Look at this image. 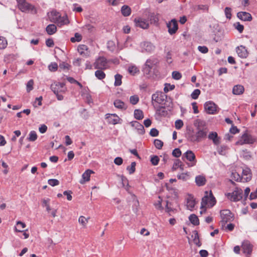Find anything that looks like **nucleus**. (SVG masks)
<instances>
[{"label":"nucleus","instance_id":"f257e3e1","mask_svg":"<svg viewBox=\"0 0 257 257\" xmlns=\"http://www.w3.org/2000/svg\"><path fill=\"white\" fill-rule=\"evenodd\" d=\"M194 124L196 128V132L195 134L188 133L187 140L191 143H199L207 138L208 129L205 122L200 119L196 120Z\"/></svg>","mask_w":257,"mask_h":257},{"label":"nucleus","instance_id":"f03ea898","mask_svg":"<svg viewBox=\"0 0 257 257\" xmlns=\"http://www.w3.org/2000/svg\"><path fill=\"white\" fill-rule=\"evenodd\" d=\"M216 203V200L215 197L213 196L211 191L208 193L207 191L205 192V195L202 198L201 202V208L212 207Z\"/></svg>","mask_w":257,"mask_h":257},{"label":"nucleus","instance_id":"7ed1b4c3","mask_svg":"<svg viewBox=\"0 0 257 257\" xmlns=\"http://www.w3.org/2000/svg\"><path fill=\"white\" fill-rule=\"evenodd\" d=\"M19 9L23 12L31 13L33 14L37 13L36 8L32 5L27 3L26 0H17Z\"/></svg>","mask_w":257,"mask_h":257},{"label":"nucleus","instance_id":"20e7f679","mask_svg":"<svg viewBox=\"0 0 257 257\" xmlns=\"http://www.w3.org/2000/svg\"><path fill=\"white\" fill-rule=\"evenodd\" d=\"M221 220L220 221L221 225L222 227L224 226L226 223L233 220L234 215L229 210L224 209L220 212Z\"/></svg>","mask_w":257,"mask_h":257},{"label":"nucleus","instance_id":"39448f33","mask_svg":"<svg viewBox=\"0 0 257 257\" xmlns=\"http://www.w3.org/2000/svg\"><path fill=\"white\" fill-rule=\"evenodd\" d=\"M95 69L105 70L109 68L108 61L104 57H99L93 64Z\"/></svg>","mask_w":257,"mask_h":257},{"label":"nucleus","instance_id":"423d86ee","mask_svg":"<svg viewBox=\"0 0 257 257\" xmlns=\"http://www.w3.org/2000/svg\"><path fill=\"white\" fill-rule=\"evenodd\" d=\"M255 138L247 133L243 134L240 140L236 142V145L252 144L255 142Z\"/></svg>","mask_w":257,"mask_h":257},{"label":"nucleus","instance_id":"0eeeda50","mask_svg":"<svg viewBox=\"0 0 257 257\" xmlns=\"http://www.w3.org/2000/svg\"><path fill=\"white\" fill-rule=\"evenodd\" d=\"M185 159L190 162L189 164V166L193 167L196 165L197 162L196 157L192 151L188 150L183 154L182 159L185 161Z\"/></svg>","mask_w":257,"mask_h":257},{"label":"nucleus","instance_id":"6e6552de","mask_svg":"<svg viewBox=\"0 0 257 257\" xmlns=\"http://www.w3.org/2000/svg\"><path fill=\"white\" fill-rule=\"evenodd\" d=\"M226 196L232 201L236 202L239 201L242 198V190L237 188L231 193H227Z\"/></svg>","mask_w":257,"mask_h":257},{"label":"nucleus","instance_id":"1a4fd4ad","mask_svg":"<svg viewBox=\"0 0 257 257\" xmlns=\"http://www.w3.org/2000/svg\"><path fill=\"white\" fill-rule=\"evenodd\" d=\"M51 89L54 93H65L67 90L65 84L61 82H55L51 84Z\"/></svg>","mask_w":257,"mask_h":257},{"label":"nucleus","instance_id":"9d476101","mask_svg":"<svg viewBox=\"0 0 257 257\" xmlns=\"http://www.w3.org/2000/svg\"><path fill=\"white\" fill-rule=\"evenodd\" d=\"M166 95L162 92L157 91L152 96V103L155 102L159 104H162L165 101Z\"/></svg>","mask_w":257,"mask_h":257},{"label":"nucleus","instance_id":"9b49d317","mask_svg":"<svg viewBox=\"0 0 257 257\" xmlns=\"http://www.w3.org/2000/svg\"><path fill=\"white\" fill-rule=\"evenodd\" d=\"M142 52L152 53L155 49V46L151 42H144L141 43Z\"/></svg>","mask_w":257,"mask_h":257},{"label":"nucleus","instance_id":"f8f14e48","mask_svg":"<svg viewBox=\"0 0 257 257\" xmlns=\"http://www.w3.org/2000/svg\"><path fill=\"white\" fill-rule=\"evenodd\" d=\"M252 177L250 169L248 167L242 169L241 179L242 182H246L250 181Z\"/></svg>","mask_w":257,"mask_h":257},{"label":"nucleus","instance_id":"ddd939ff","mask_svg":"<svg viewBox=\"0 0 257 257\" xmlns=\"http://www.w3.org/2000/svg\"><path fill=\"white\" fill-rule=\"evenodd\" d=\"M204 108L208 114H213L216 113V105L212 101L206 102L204 104Z\"/></svg>","mask_w":257,"mask_h":257},{"label":"nucleus","instance_id":"4468645a","mask_svg":"<svg viewBox=\"0 0 257 257\" xmlns=\"http://www.w3.org/2000/svg\"><path fill=\"white\" fill-rule=\"evenodd\" d=\"M51 22L56 24L59 27H61L62 26L67 25L69 23L67 15H64L63 16L60 15L58 20L53 19L51 20Z\"/></svg>","mask_w":257,"mask_h":257},{"label":"nucleus","instance_id":"2eb2a0df","mask_svg":"<svg viewBox=\"0 0 257 257\" xmlns=\"http://www.w3.org/2000/svg\"><path fill=\"white\" fill-rule=\"evenodd\" d=\"M134 22L137 27H139L143 29H148L149 27V23L148 21L143 18H136Z\"/></svg>","mask_w":257,"mask_h":257},{"label":"nucleus","instance_id":"dca6fc26","mask_svg":"<svg viewBox=\"0 0 257 257\" xmlns=\"http://www.w3.org/2000/svg\"><path fill=\"white\" fill-rule=\"evenodd\" d=\"M167 27L168 28V32L170 35L174 34L177 31L178 24L175 19H173L167 24Z\"/></svg>","mask_w":257,"mask_h":257},{"label":"nucleus","instance_id":"f3484780","mask_svg":"<svg viewBox=\"0 0 257 257\" xmlns=\"http://www.w3.org/2000/svg\"><path fill=\"white\" fill-rule=\"evenodd\" d=\"M105 119L108 123L112 124H115L119 123V117L115 114L107 113L105 115Z\"/></svg>","mask_w":257,"mask_h":257},{"label":"nucleus","instance_id":"a211bd4d","mask_svg":"<svg viewBox=\"0 0 257 257\" xmlns=\"http://www.w3.org/2000/svg\"><path fill=\"white\" fill-rule=\"evenodd\" d=\"M237 17L240 20L243 21H251L252 20L251 15L246 12H239L237 14Z\"/></svg>","mask_w":257,"mask_h":257},{"label":"nucleus","instance_id":"6ab92c4d","mask_svg":"<svg viewBox=\"0 0 257 257\" xmlns=\"http://www.w3.org/2000/svg\"><path fill=\"white\" fill-rule=\"evenodd\" d=\"M132 126L135 127L138 133L140 135H143L145 133L144 126L137 121H133L131 122Z\"/></svg>","mask_w":257,"mask_h":257},{"label":"nucleus","instance_id":"aec40b11","mask_svg":"<svg viewBox=\"0 0 257 257\" xmlns=\"http://www.w3.org/2000/svg\"><path fill=\"white\" fill-rule=\"evenodd\" d=\"M94 173V172L91 170L87 169L82 175V179L80 180L79 182L81 184H84L86 182L89 181L91 174Z\"/></svg>","mask_w":257,"mask_h":257},{"label":"nucleus","instance_id":"412c9836","mask_svg":"<svg viewBox=\"0 0 257 257\" xmlns=\"http://www.w3.org/2000/svg\"><path fill=\"white\" fill-rule=\"evenodd\" d=\"M242 249L244 254H250L252 251V245L248 241H244L242 242Z\"/></svg>","mask_w":257,"mask_h":257},{"label":"nucleus","instance_id":"4be33fe9","mask_svg":"<svg viewBox=\"0 0 257 257\" xmlns=\"http://www.w3.org/2000/svg\"><path fill=\"white\" fill-rule=\"evenodd\" d=\"M236 53L238 56L242 58H245L248 56V52L244 46L242 45L236 48Z\"/></svg>","mask_w":257,"mask_h":257},{"label":"nucleus","instance_id":"5701e85b","mask_svg":"<svg viewBox=\"0 0 257 257\" xmlns=\"http://www.w3.org/2000/svg\"><path fill=\"white\" fill-rule=\"evenodd\" d=\"M155 64V61L151 59H148L145 63V67L143 68L145 73L148 74Z\"/></svg>","mask_w":257,"mask_h":257},{"label":"nucleus","instance_id":"b1692460","mask_svg":"<svg viewBox=\"0 0 257 257\" xmlns=\"http://www.w3.org/2000/svg\"><path fill=\"white\" fill-rule=\"evenodd\" d=\"M208 138L209 140H212L213 144L215 145H218L220 143V138L218 137L216 132H210L208 136Z\"/></svg>","mask_w":257,"mask_h":257},{"label":"nucleus","instance_id":"393cba45","mask_svg":"<svg viewBox=\"0 0 257 257\" xmlns=\"http://www.w3.org/2000/svg\"><path fill=\"white\" fill-rule=\"evenodd\" d=\"M78 52L81 55L85 57L89 56V52L88 50V47L85 45H80L78 47Z\"/></svg>","mask_w":257,"mask_h":257},{"label":"nucleus","instance_id":"a878e982","mask_svg":"<svg viewBox=\"0 0 257 257\" xmlns=\"http://www.w3.org/2000/svg\"><path fill=\"white\" fill-rule=\"evenodd\" d=\"M206 182V179L205 176L200 175L196 176L195 183L198 186H204Z\"/></svg>","mask_w":257,"mask_h":257},{"label":"nucleus","instance_id":"bb28decb","mask_svg":"<svg viewBox=\"0 0 257 257\" xmlns=\"http://www.w3.org/2000/svg\"><path fill=\"white\" fill-rule=\"evenodd\" d=\"M244 91V87L240 84H237L233 86L232 88V93L234 95L242 94Z\"/></svg>","mask_w":257,"mask_h":257},{"label":"nucleus","instance_id":"cd10ccee","mask_svg":"<svg viewBox=\"0 0 257 257\" xmlns=\"http://www.w3.org/2000/svg\"><path fill=\"white\" fill-rule=\"evenodd\" d=\"M156 114L161 117L166 116L168 114V111L165 107L159 106L156 108Z\"/></svg>","mask_w":257,"mask_h":257},{"label":"nucleus","instance_id":"c85d7f7f","mask_svg":"<svg viewBox=\"0 0 257 257\" xmlns=\"http://www.w3.org/2000/svg\"><path fill=\"white\" fill-rule=\"evenodd\" d=\"M46 31L48 34L51 35L57 31V27L54 24H50L46 28Z\"/></svg>","mask_w":257,"mask_h":257},{"label":"nucleus","instance_id":"c756f323","mask_svg":"<svg viewBox=\"0 0 257 257\" xmlns=\"http://www.w3.org/2000/svg\"><path fill=\"white\" fill-rule=\"evenodd\" d=\"M113 104L116 108L118 109H125L126 108V106L124 103L119 99L114 100Z\"/></svg>","mask_w":257,"mask_h":257},{"label":"nucleus","instance_id":"7c9ffc66","mask_svg":"<svg viewBox=\"0 0 257 257\" xmlns=\"http://www.w3.org/2000/svg\"><path fill=\"white\" fill-rule=\"evenodd\" d=\"M122 15L124 17L129 16L131 14V9L126 5H123L121 9Z\"/></svg>","mask_w":257,"mask_h":257},{"label":"nucleus","instance_id":"2f4dec72","mask_svg":"<svg viewBox=\"0 0 257 257\" xmlns=\"http://www.w3.org/2000/svg\"><path fill=\"white\" fill-rule=\"evenodd\" d=\"M195 205V201L193 198H189L187 200L186 206L188 209L192 210Z\"/></svg>","mask_w":257,"mask_h":257},{"label":"nucleus","instance_id":"473e14b6","mask_svg":"<svg viewBox=\"0 0 257 257\" xmlns=\"http://www.w3.org/2000/svg\"><path fill=\"white\" fill-rule=\"evenodd\" d=\"M190 222L194 225H197L199 224V220L198 217L194 214L190 215L189 217Z\"/></svg>","mask_w":257,"mask_h":257},{"label":"nucleus","instance_id":"72a5a7b5","mask_svg":"<svg viewBox=\"0 0 257 257\" xmlns=\"http://www.w3.org/2000/svg\"><path fill=\"white\" fill-rule=\"evenodd\" d=\"M134 117L138 120L142 119L144 117V113L140 109H135L134 111Z\"/></svg>","mask_w":257,"mask_h":257},{"label":"nucleus","instance_id":"f704fd0d","mask_svg":"<svg viewBox=\"0 0 257 257\" xmlns=\"http://www.w3.org/2000/svg\"><path fill=\"white\" fill-rule=\"evenodd\" d=\"M228 148L225 145H222L217 148L218 153L221 155H225L228 150Z\"/></svg>","mask_w":257,"mask_h":257},{"label":"nucleus","instance_id":"c9c22d12","mask_svg":"<svg viewBox=\"0 0 257 257\" xmlns=\"http://www.w3.org/2000/svg\"><path fill=\"white\" fill-rule=\"evenodd\" d=\"M95 76L99 79L102 80L105 77V74L101 69H98L95 72Z\"/></svg>","mask_w":257,"mask_h":257},{"label":"nucleus","instance_id":"e433bc0d","mask_svg":"<svg viewBox=\"0 0 257 257\" xmlns=\"http://www.w3.org/2000/svg\"><path fill=\"white\" fill-rule=\"evenodd\" d=\"M60 15V14L57 11H52L50 13V15H48V16L50 22H51V20L53 19L58 20V19H59Z\"/></svg>","mask_w":257,"mask_h":257},{"label":"nucleus","instance_id":"4c0bfd02","mask_svg":"<svg viewBox=\"0 0 257 257\" xmlns=\"http://www.w3.org/2000/svg\"><path fill=\"white\" fill-rule=\"evenodd\" d=\"M108 49L111 52H114L116 50V46L114 42L112 41H108L107 43Z\"/></svg>","mask_w":257,"mask_h":257},{"label":"nucleus","instance_id":"58836bf2","mask_svg":"<svg viewBox=\"0 0 257 257\" xmlns=\"http://www.w3.org/2000/svg\"><path fill=\"white\" fill-rule=\"evenodd\" d=\"M37 139V135L35 131H32L30 132L28 140L29 141L34 142Z\"/></svg>","mask_w":257,"mask_h":257},{"label":"nucleus","instance_id":"ea45409f","mask_svg":"<svg viewBox=\"0 0 257 257\" xmlns=\"http://www.w3.org/2000/svg\"><path fill=\"white\" fill-rule=\"evenodd\" d=\"M115 81L114 85L115 86H120L121 84L122 76L119 74H117L114 76Z\"/></svg>","mask_w":257,"mask_h":257},{"label":"nucleus","instance_id":"a19ab883","mask_svg":"<svg viewBox=\"0 0 257 257\" xmlns=\"http://www.w3.org/2000/svg\"><path fill=\"white\" fill-rule=\"evenodd\" d=\"M158 200L154 203V206L157 209L163 210L164 208L162 206V199L161 198L160 196L158 197Z\"/></svg>","mask_w":257,"mask_h":257},{"label":"nucleus","instance_id":"79ce46f5","mask_svg":"<svg viewBox=\"0 0 257 257\" xmlns=\"http://www.w3.org/2000/svg\"><path fill=\"white\" fill-rule=\"evenodd\" d=\"M128 71L131 74L135 75L137 72H139V70L136 66L131 65L128 67Z\"/></svg>","mask_w":257,"mask_h":257},{"label":"nucleus","instance_id":"37998d69","mask_svg":"<svg viewBox=\"0 0 257 257\" xmlns=\"http://www.w3.org/2000/svg\"><path fill=\"white\" fill-rule=\"evenodd\" d=\"M136 166V162H133L131 163V166L127 167L126 170L128 171L130 174H132L135 172Z\"/></svg>","mask_w":257,"mask_h":257},{"label":"nucleus","instance_id":"c03bdc74","mask_svg":"<svg viewBox=\"0 0 257 257\" xmlns=\"http://www.w3.org/2000/svg\"><path fill=\"white\" fill-rule=\"evenodd\" d=\"M8 45L6 39L3 37H0V49H4L6 48Z\"/></svg>","mask_w":257,"mask_h":257},{"label":"nucleus","instance_id":"a18cd8bd","mask_svg":"<svg viewBox=\"0 0 257 257\" xmlns=\"http://www.w3.org/2000/svg\"><path fill=\"white\" fill-rule=\"evenodd\" d=\"M232 9L229 7H226L224 9V13L227 19L230 20L231 18Z\"/></svg>","mask_w":257,"mask_h":257},{"label":"nucleus","instance_id":"49530a36","mask_svg":"<svg viewBox=\"0 0 257 257\" xmlns=\"http://www.w3.org/2000/svg\"><path fill=\"white\" fill-rule=\"evenodd\" d=\"M89 218H86L85 217L83 216H81L79 217L78 219V222L80 223L83 226L85 227L87 223L88 222Z\"/></svg>","mask_w":257,"mask_h":257},{"label":"nucleus","instance_id":"de8ad7c7","mask_svg":"<svg viewBox=\"0 0 257 257\" xmlns=\"http://www.w3.org/2000/svg\"><path fill=\"white\" fill-rule=\"evenodd\" d=\"M231 177L233 179H234L236 181L242 182V179H241V176L236 172H233L232 173Z\"/></svg>","mask_w":257,"mask_h":257},{"label":"nucleus","instance_id":"09e8293b","mask_svg":"<svg viewBox=\"0 0 257 257\" xmlns=\"http://www.w3.org/2000/svg\"><path fill=\"white\" fill-rule=\"evenodd\" d=\"M175 88L174 85H171L169 83H166L165 84V87L164 88V91L165 93H167L168 91L170 90H172Z\"/></svg>","mask_w":257,"mask_h":257},{"label":"nucleus","instance_id":"8fccbe9b","mask_svg":"<svg viewBox=\"0 0 257 257\" xmlns=\"http://www.w3.org/2000/svg\"><path fill=\"white\" fill-rule=\"evenodd\" d=\"M82 39V36L78 33L75 34V37H72L70 39L72 42H80Z\"/></svg>","mask_w":257,"mask_h":257},{"label":"nucleus","instance_id":"3c124183","mask_svg":"<svg viewBox=\"0 0 257 257\" xmlns=\"http://www.w3.org/2000/svg\"><path fill=\"white\" fill-rule=\"evenodd\" d=\"M150 20L152 24H157L159 21V18L155 14H152L150 17Z\"/></svg>","mask_w":257,"mask_h":257},{"label":"nucleus","instance_id":"603ef678","mask_svg":"<svg viewBox=\"0 0 257 257\" xmlns=\"http://www.w3.org/2000/svg\"><path fill=\"white\" fill-rule=\"evenodd\" d=\"M200 90L198 89H195L191 94V97L193 99H196L198 98L199 95L200 94Z\"/></svg>","mask_w":257,"mask_h":257},{"label":"nucleus","instance_id":"864d4df0","mask_svg":"<svg viewBox=\"0 0 257 257\" xmlns=\"http://www.w3.org/2000/svg\"><path fill=\"white\" fill-rule=\"evenodd\" d=\"M130 100L132 104L135 105L139 102V98L137 95H133L130 97Z\"/></svg>","mask_w":257,"mask_h":257},{"label":"nucleus","instance_id":"5fc2aeb1","mask_svg":"<svg viewBox=\"0 0 257 257\" xmlns=\"http://www.w3.org/2000/svg\"><path fill=\"white\" fill-rule=\"evenodd\" d=\"M163 142L159 139H156L154 141V145L158 149H161L163 146Z\"/></svg>","mask_w":257,"mask_h":257},{"label":"nucleus","instance_id":"6e6d98bb","mask_svg":"<svg viewBox=\"0 0 257 257\" xmlns=\"http://www.w3.org/2000/svg\"><path fill=\"white\" fill-rule=\"evenodd\" d=\"M48 183L51 186H55L59 184V181L57 179H51L48 180Z\"/></svg>","mask_w":257,"mask_h":257},{"label":"nucleus","instance_id":"4d7b16f0","mask_svg":"<svg viewBox=\"0 0 257 257\" xmlns=\"http://www.w3.org/2000/svg\"><path fill=\"white\" fill-rule=\"evenodd\" d=\"M181 164H182V163L181 162V161L180 160H179V159L176 160L174 163V164H173V166L172 167V170L173 171L176 170L179 168V166H181Z\"/></svg>","mask_w":257,"mask_h":257},{"label":"nucleus","instance_id":"13d9d810","mask_svg":"<svg viewBox=\"0 0 257 257\" xmlns=\"http://www.w3.org/2000/svg\"><path fill=\"white\" fill-rule=\"evenodd\" d=\"M175 126L176 129L180 130L183 126V122L181 119L176 120L175 122Z\"/></svg>","mask_w":257,"mask_h":257},{"label":"nucleus","instance_id":"bf43d9fd","mask_svg":"<svg viewBox=\"0 0 257 257\" xmlns=\"http://www.w3.org/2000/svg\"><path fill=\"white\" fill-rule=\"evenodd\" d=\"M42 96H40L39 97L36 98L35 102L33 103V106L35 107H36L38 106H41L42 105Z\"/></svg>","mask_w":257,"mask_h":257},{"label":"nucleus","instance_id":"052dcab7","mask_svg":"<svg viewBox=\"0 0 257 257\" xmlns=\"http://www.w3.org/2000/svg\"><path fill=\"white\" fill-rule=\"evenodd\" d=\"M172 155L176 158H178L181 155V151L179 148L175 149L172 152Z\"/></svg>","mask_w":257,"mask_h":257},{"label":"nucleus","instance_id":"680f3d73","mask_svg":"<svg viewBox=\"0 0 257 257\" xmlns=\"http://www.w3.org/2000/svg\"><path fill=\"white\" fill-rule=\"evenodd\" d=\"M235 29L239 32L242 33L244 29V27L241 25L239 22L236 23L234 24Z\"/></svg>","mask_w":257,"mask_h":257},{"label":"nucleus","instance_id":"e2e57ef3","mask_svg":"<svg viewBox=\"0 0 257 257\" xmlns=\"http://www.w3.org/2000/svg\"><path fill=\"white\" fill-rule=\"evenodd\" d=\"M208 6L207 5H200L196 6L195 10H203L204 11H208Z\"/></svg>","mask_w":257,"mask_h":257},{"label":"nucleus","instance_id":"0e129e2a","mask_svg":"<svg viewBox=\"0 0 257 257\" xmlns=\"http://www.w3.org/2000/svg\"><path fill=\"white\" fill-rule=\"evenodd\" d=\"M172 76L173 78L176 80H179L182 77L181 74L178 71H173Z\"/></svg>","mask_w":257,"mask_h":257},{"label":"nucleus","instance_id":"69168bd1","mask_svg":"<svg viewBox=\"0 0 257 257\" xmlns=\"http://www.w3.org/2000/svg\"><path fill=\"white\" fill-rule=\"evenodd\" d=\"M49 69L51 71H55L57 70L58 65L56 63H51L48 66Z\"/></svg>","mask_w":257,"mask_h":257},{"label":"nucleus","instance_id":"338daca9","mask_svg":"<svg viewBox=\"0 0 257 257\" xmlns=\"http://www.w3.org/2000/svg\"><path fill=\"white\" fill-rule=\"evenodd\" d=\"M34 82L33 80H30L27 84V92H30L33 89Z\"/></svg>","mask_w":257,"mask_h":257},{"label":"nucleus","instance_id":"774afa93","mask_svg":"<svg viewBox=\"0 0 257 257\" xmlns=\"http://www.w3.org/2000/svg\"><path fill=\"white\" fill-rule=\"evenodd\" d=\"M151 162L153 165H157L159 163V158L157 156H154L153 157H151Z\"/></svg>","mask_w":257,"mask_h":257}]
</instances>
